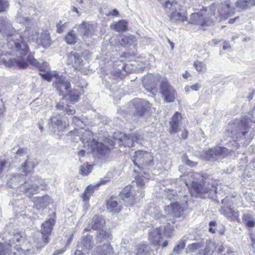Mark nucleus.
<instances>
[{
    "mask_svg": "<svg viewBox=\"0 0 255 255\" xmlns=\"http://www.w3.org/2000/svg\"><path fill=\"white\" fill-rule=\"evenodd\" d=\"M34 166L35 164L33 161H26L19 169L18 174H21V176H19V178H21L22 180L25 181V176L32 172ZM47 185V183L45 179L35 177L33 178V180H30V183L24 182L23 184H20L19 188L20 190H23L22 192L25 193L27 196L31 197L38 193L40 189L41 190H44Z\"/></svg>",
    "mask_w": 255,
    "mask_h": 255,
    "instance_id": "nucleus-1",
    "label": "nucleus"
},
{
    "mask_svg": "<svg viewBox=\"0 0 255 255\" xmlns=\"http://www.w3.org/2000/svg\"><path fill=\"white\" fill-rule=\"evenodd\" d=\"M79 135V139L84 144V147L90 148L93 154L97 156L99 158H102L109 152V149L108 146L104 144L102 142H97L93 138V133L89 130L76 129Z\"/></svg>",
    "mask_w": 255,
    "mask_h": 255,
    "instance_id": "nucleus-2",
    "label": "nucleus"
},
{
    "mask_svg": "<svg viewBox=\"0 0 255 255\" xmlns=\"http://www.w3.org/2000/svg\"><path fill=\"white\" fill-rule=\"evenodd\" d=\"M132 161L135 166L140 169V173L146 174L148 171L151 170L154 166L153 156L151 153L142 150H138L134 152Z\"/></svg>",
    "mask_w": 255,
    "mask_h": 255,
    "instance_id": "nucleus-3",
    "label": "nucleus"
},
{
    "mask_svg": "<svg viewBox=\"0 0 255 255\" xmlns=\"http://www.w3.org/2000/svg\"><path fill=\"white\" fill-rule=\"evenodd\" d=\"M194 180L192 182V187L190 188L191 194L192 196H201L203 194L209 192L210 194L217 193V188L213 184L208 183L205 187L206 182L203 177L198 173L193 175Z\"/></svg>",
    "mask_w": 255,
    "mask_h": 255,
    "instance_id": "nucleus-4",
    "label": "nucleus"
},
{
    "mask_svg": "<svg viewBox=\"0 0 255 255\" xmlns=\"http://www.w3.org/2000/svg\"><path fill=\"white\" fill-rule=\"evenodd\" d=\"M164 7L169 9L167 11L168 16L171 22H184L186 20L185 12L182 9L181 5L176 1L167 0L165 2Z\"/></svg>",
    "mask_w": 255,
    "mask_h": 255,
    "instance_id": "nucleus-5",
    "label": "nucleus"
},
{
    "mask_svg": "<svg viewBox=\"0 0 255 255\" xmlns=\"http://www.w3.org/2000/svg\"><path fill=\"white\" fill-rule=\"evenodd\" d=\"M252 121L249 118L244 117L242 118L238 125L237 126H235L234 129L231 131L232 136L236 137L238 140L244 138L250 128V124Z\"/></svg>",
    "mask_w": 255,
    "mask_h": 255,
    "instance_id": "nucleus-6",
    "label": "nucleus"
},
{
    "mask_svg": "<svg viewBox=\"0 0 255 255\" xmlns=\"http://www.w3.org/2000/svg\"><path fill=\"white\" fill-rule=\"evenodd\" d=\"M203 244L201 243H195L188 245L187 249L189 251L194 252L198 250L196 255H212L214 253V244L210 240H207L206 246L203 248Z\"/></svg>",
    "mask_w": 255,
    "mask_h": 255,
    "instance_id": "nucleus-7",
    "label": "nucleus"
},
{
    "mask_svg": "<svg viewBox=\"0 0 255 255\" xmlns=\"http://www.w3.org/2000/svg\"><path fill=\"white\" fill-rule=\"evenodd\" d=\"M160 93L165 101L173 102L176 98V92L166 79L161 81L160 84Z\"/></svg>",
    "mask_w": 255,
    "mask_h": 255,
    "instance_id": "nucleus-8",
    "label": "nucleus"
},
{
    "mask_svg": "<svg viewBox=\"0 0 255 255\" xmlns=\"http://www.w3.org/2000/svg\"><path fill=\"white\" fill-rule=\"evenodd\" d=\"M28 62L31 65L38 68L40 71H46L48 69V68L43 69V67L31 53H29L26 59L23 58V57L21 58H17V67L21 69H25L28 66Z\"/></svg>",
    "mask_w": 255,
    "mask_h": 255,
    "instance_id": "nucleus-9",
    "label": "nucleus"
},
{
    "mask_svg": "<svg viewBox=\"0 0 255 255\" xmlns=\"http://www.w3.org/2000/svg\"><path fill=\"white\" fill-rule=\"evenodd\" d=\"M228 149L226 147H216L205 151L202 155L206 160L213 161L218 157L224 156L228 153Z\"/></svg>",
    "mask_w": 255,
    "mask_h": 255,
    "instance_id": "nucleus-10",
    "label": "nucleus"
},
{
    "mask_svg": "<svg viewBox=\"0 0 255 255\" xmlns=\"http://www.w3.org/2000/svg\"><path fill=\"white\" fill-rule=\"evenodd\" d=\"M67 64L76 70H80L83 65V60L80 54L76 52H71L67 54Z\"/></svg>",
    "mask_w": 255,
    "mask_h": 255,
    "instance_id": "nucleus-11",
    "label": "nucleus"
},
{
    "mask_svg": "<svg viewBox=\"0 0 255 255\" xmlns=\"http://www.w3.org/2000/svg\"><path fill=\"white\" fill-rule=\"evenodd\" d=\"M95 32L96 26L90 22L83 21L79 26L78 32L83 38L91 37Z\"/></svg>",
    "mask_w": 255,
    "mask_h": 255,
    "instance_id": "nucleus-12",
    "label": "nucleus"
},
{
    "mask_svg": "<svg viewBox=\"0 0 255 255\" xmlns=\"http://www.w3.org/2000/svg\"><path fill=\"white\" fill-rule=\"evenodd\" d=\"M55 87L59 92V96H65V94L70 92L71 84L64 78L58 77L54 83Z\"/></svg>",
    "mask_w": 255,
    "mask_h": 255,
    "instance_id": "nucleus-13",
    "label": "nucleus"
},
{
    "mask_svg": "<svg viewBox=\"0 0 255 255\" xmlns=\"http://www.w3.org/2000/svg\"><path fill=\"white\" fill-rule=\"evenodd\" d=\"M135 111L133 115L136 118L142 117L148 107L149 103L141 99H136L133 101Z\"/></svg>",
    "mask_w": 255,
    "mask_h": 255,
    "instance_id": "nucleus-14",
    "label": "nucleus"
},
{
    "mask_svg": "<svg viewBox=\"0 0 255 255\" xmlns=\"http://www.w3.org/2000/svg\"><path fill=\"white\" fill-rule=\"evenodd\" d=\"M105 224V220L102 216L95 215L89 221L88 227L85 228L84 229V231H89L91 229L99 231L104 227Z\"/></svg>",
    "mask_w": 255,
    "mask_h": 255,
    "instance_id": "nucleus-15",
    "label": "nucleus"
},
{
    "mask_svg": "<svg viewBox=\"0 0 255 255\" xmlns=\"http://www.w3.org/2000/svg\"><path fill=\"white\" fill-rule=\"evenodd\" d=\"M26 241V236L24 232H20L17 233V243H19V245H17V252L23 254V255H33L37 254L36 250L26 249L24 250L21 247L18 248V246H21V244H23Z\"/></svg>",
    "mask_w": 255,
    "mask_h": 255,
    "instance_id": "nucleus-16",
    "label": "nucleus"
},
{
    "mask_svg": "<svg viewBox=\"0 0 255 255\" xmlns=\"http://www.w3.org/2000/svg\"><path fill=\"white\" fill-rule=\"evenodd\" d=\"M205 11H201L197 13H192L190 15L189 22L190 23L200 25L202 26L210 25V21L206 20L204 16Z\"/></svg>",
    "mask_w": 255,
    "mask_h": 255,
    "instance_id": "nucleus-17",
    "label": "nucleus"
},
{
    "mask_svg": "<svg viewBox=\"0 0 255 255\" xmlns=\"http://www.w3.org/2000/svg\"><path fill=\"white\" fill-rule=\"evenodd\" d=\"M183 211V208L177 202L171 204V206H166L164 209V212L167 216H171L174 218L180 217Z\"/></svg>",
    "mask_w": 255,
    "mask_h": 255,
    "instance_id": "nucleus-18",
    "label": "nucleus"
},
{
    "mask_svg": "<svg viewBox=\"0 0 255 255\" xmlns=\"http://www.w3.org/2000/svg\"><path fill=\"white\" fill-rule=\"evenodd\" d=\"M56 108L58 110L62 111L64 115H73L76 112L75 109L72 106L67 104L64 98H63L56 105Z\"/></svg>",
    "mask_w": 255,
    "mask_h": 255,
    "instance_id": "nucleus-19",
    "label": "nucleus"
},
{
    "mask_svg": "<svg viewBox=\"0 0 255 255\" xmlns=\"http://www.w3.org/2000/svg\"><path fill=\"white\" fill-rule=\"evenodd\" d=\"M62 125L61 115L54 113L49 120V125L50 130L53 132L58 130L59 127Z\"/></svg>",
    "mask_w": 255,
    "mask_h": 255,
    "instance_id": "nucleus-20",
    "label": "nucleus"
},
{
    "mask_svg": "<svg viewBox=\"0 0 255 255\" xmlns=\"http://www.w3.org/2000/svg\"><path fill=\"white\" fill-rule=\"evenodd\" d=\"M159 75L156 74L150 75L147 77V79L144 78L143 81V84L145 90L150 92H153L156 87V80L158 79Z\"/></svg>",
    "mask_w": 255,
    "mask_h": 255,
    "instance_id": "nucleus-21",
    "label": "nucleus"
},
{
    "mask_svg": "<svg viewBox=\"0 0 255 255\" xmlns=\"http://www.w3.org/2000/svg\"><path fill=\"white\" fill-rule=\"evenodd\" d=\"M162 228L160 226L155 229L152 230L149 233V239L152 242L153 244L160 245L161 240L162 239Z\"/></svg>",
    "mask_w": 255,
    "mask_h": 255,
    "instance_id": "nucleus-22",
    "label": "nucleus"
},
{
    "mask_svg": "<svg viewBox=\"0 0 255 255\" xmlns=\"http://www.w3.org/2000/svg\"><path fill=\"white\" fill-rule=\"evenodd\" d=\"M69 94V99L73 104L77 103L79 100L80 96L83 94L84 89L82 86H77L74 88L73 91L68 92Z\"/></svg>",
    "mask_w": 255,
    "mask_h": 255,
    "instance_id": "nucleus-23",
    "label": "nucleus"
},
{
    "mask_svg": "<svg viewBox=\"0 0 255 255\" xmlns=\"http://www.w3.org/2000/svg\"><path fill=\"white\" fill-rule=\"evenodd\" d=\"M221 213L231 221H236L238 219V212L228 206H222L221 209Z\"/></svg>",
    "mask_w": 255,
    "mask_h": 255,
    "instance_id": "nucleus-24",
    "label": "nucleus"
},
{
    "mask_svg": "<svg viewBox=\"0 0 255 255\" xmlns=\"http://www.w3.org/2000/svg\"><path fill=\"white\" fill-rule=\"evenodd\" d=\"M131 187L130 186H126L120 195L121 198L129 205H133L135 202L134 197L130 194Z\"/></svg>",
    "mask_w": 255,
    "mask_h": 255,
    "instance_id": "nucleus-25",
    "label": "nucleus"
},
{
    "mask_svg": "<svg viewBox=\"0 0 255 255\" xmlns=\"http://www.w3.org/2000/svg\"><path fill=\"white\" fill-rule=\"evenodd\" d=\"M97 240L99 242L106 241V243H110L109 241L112 239V235L110 229L102 228L97 232Z\"/></svg>",
    "mask_w": 255,
    "mask_h": 255,
    "instance_id": "nucleus-26",
    "label": "nucleus"
},
{
    "mask_svg": "<svg viewBox=\"0 0 255 255\" xmlns=\"http://www.w3.org/2000/svg\"><path fill=\"white\" fill-rule=\"evenodd\" d=\"M29 47L25 41L21 38L19 41H17V57L21 58L23 56L26 55L29 51Z\"/></svg>",
    "mask_w": 255,
    "mask_h": 255,
    "instance_id": "nucleus-27",
    "label": "nucleus"
},
{
    "mask_svg": "<svg viewBox=\"0 0 255 255\" xmlns=\"http://www.w3.org/2000/svg\"><path fill=\"white\" fill-rule=\"evenodd\" d=\"M119 140L125 146L133 147L134 146V142L137 140V138L135 133L131 135L124 134Z\"/></svg>",
    "mask_w": 255,
    "mask_h": 255,
    "instance_id": "nucleus-28",
    "label": "nucleus"
},
{
    "mask_svg": "<svg viewBox=\"0 0 255 255\" xmlns=\"http://www.w3.org/2000/svg\"><path fill=\"white\" fill-rule=\"evenodd\" d=\"M96 252L98 255H114L113 248L110 243H106L102 246L97 247Z\"/></svg>",
    "mask_w": 255,
    "mask_h": 255,
    "instance_id": "nucleus-29",
    "label": "nucleus"
},
{
    "mask_svg": "<svg viewBox=\"0 0 255 255\" xmlns=\"http://www.w3.org/2000/svg\"><path fill=\"white\" fill-rule=\"evenodd\" d=\"M37 42L44 48H49L52 43L49 33H41L37 39Z\"/></svg>",
    "mask_w": 255,
    "mask_h": 255,
    "instance_id": "nucleus-30",
    "label": "nucleus"
},
{
    "mask_svg": "<svg viewBox=\"0 0 255 255\" xmlns=\"http://www.w3.org/2000/svg\"><path fill=\"white\" fill-rule=\"evenodd\" d=\"M54 222L53 219H50L42 224L41 234L42 235H46L49 237V236L51 234Z\"/></svg>",
    "mask_w": 255,
    "mask_h": 255,
    "instance_id": "nucleus-31",
    "label": "nucleus"
},
{
    "mask_svg": "<svg viewBox=\"0 0 255 255\" xmlns=\"http://www.w3.org/2000/svg\"><path fill=\"white\" fill-rule=\"evenodd\" d=\"M255 5V0H237L236 6L238 11L242 10Z\"/></svg>",
    "mask_w": 255,
    "mask_h": 255,
    "instance_id": "nucleus-32",
    "label": "nucleus"
},
{
    "mask_svg": "<svg viewBox=\"0 0 255 255\" xmlns=\"http://www.w3.org/2000/svg\"><path fill=\"white\" fill-rule=\"evenodd\" d=\"M106 206L107 210L110 212L118 213L121 209V206L118 205L117 201L113 199L107 201Z\"/></svg>",
    "mask_w": 255,
    "mask_h": 255,
    "instance_id": "nucleus-33",
    "label": "nucleus"
},
{
    "mask_svg": "<svg viewBox=\"0 0 255 255\" xmlns=\"http://www.w3.org/2000/svg\"><path fill=\"white\" fill-rule=\"evenodd\" d=\"M110 27L118 32L125 31L128 29V23L124 20H121L117 22L113 23Z\"/></svg>",
    "mask_w": 255,
    "mask_h": 255,
    "instance_id": "nucleus-34",
    "label": "nucleus"
},
{
    "mask_svg": "<svg viewBox=\"0 0 255 255\" xmlns=\"http://www.w3.org/2000/svg\"><path fill=\"white\" fill-rule=\"evenodd\" d=\"M49 238L46 235H42V237L38 239V241H35L34 246L37 252H39L49 242Z\"/></svg>",
    "mask_w": 255,
    "mask_h": 255,
    "instance_id": "nucleus-35",
    "label": "nucleus"
},
{
    "mask_svg": "<svg viewBox=\"0 0 255 255\" xmlns=\"http://www.w3.org/2000/svg\"><path fill=\"white\" fill-rule=\"evenodd\" d=\"M186 240L187 238L184 237L179 242H178L176 245L174 247L172 250V254L170 255H178L180 254L185 247Z\"/></svg>",
    "mask_w": 255,
    "mask_h": 255,
    "instance_id": "nucleus-36",
    "label": "nucleus"
},
{
    "mask_svg": "<svg viewBox=\"0 0 255 255\" xmlns=\"http://www.w3.org/2000/svg\"><path fill=\"white\" fill-rule=\"evenodd\" d=\"M50 197L46 194L42 197L35 198L34 202L38 204L41 207H44L50 202Z\"/></svg>",
    "mask_w": 255,
    "mask_h": 255,
    "instance_id": "nucleus-37",
    "label": "nucleus"
},
{
    "mask_svg": "<svg viewBox=\"0 0 255 255\" xmlns=\"http://www.w3.org/2000/svg\"><path fill=\"white\" fill-rule=\"evenodd\" d=\"M92 238L93 236L90 235H87L83 237L81 241V246L83 247V250L86 252L90 249Z\"/></svg>",
    "mask_w": 255,
    "mask_h": 255,
    "instance_id": "nucleus-38",
    "label": "nucleus"
},
{
    "mask_svg": "<svg viewBox=\"0 0 255 255\" xmlns=\"http://www.w3.org/2000/svg\"><path fill=\"white\" fill-rule=\"evenodd\" d=\"M243 222L249 227H254L255 225V219L250 213L245 214L242 217Z\"/></svg>",
    "mask_w": 255,
    "mask_h": 255,
    "instance_id": "nucleus-39",
    "label": "nucleus"
},
{
    "mask_svg": "<svg viewBox=\"0 0 255 255\" xmlns=\"http://www.w3.org/2000/svg\"><path fill=\"white\" fill-rule=\"evenodd\" d=\"M65 40L68 44L72 45L77 42L78 37L74 31L71 30L66 35Z\"/></svg>",
    "mask_w": 255,
    "mask_h": 255,
    "instance_id": "nucleus-40",
    "label": "nucleus"
},
{
    "mask_svg": "<svg viewBox=\"0 0 255 255\" xmlns=\"http://www.w3.org/2000/svg\"><path fill=\"white\" fill-rule=\"evenodd\" d=\"M150 249L147 245H138L135 249L136 254L137 255H147L150 251Z\"/></svg>",
    "mask_w": 255,
    "mask_h": 255,
    "instance_id": "nucleus-41",
    "label": "nucleus"
},
{
    "mask_svg": "<svg viewBox=\"0 0 255 255\" xmlns=\"http://www.w3.org/2000/svg\"><path fill=\"white\" fill-rule=\"evenodd\" d=\"M10 29V27L8 25V24L6 21L4 20L0 19V32H2V33L6 35L7 36H11L14 31H10L8 33L6 32L7 30Z\"/></svg>",
    "mask_w": 255,
    "mask_h": 255,
    "instance_id": "nucleus-42",
    "label": "nucleus"
},
{
    "mask_svg": "<svg viewBox=\"0 0 255 255\" xmlns=\"http://www.w3.org/2000/svg\"><path fill=\"white\" fill-rule=\"evenodd\" d=\"M152 217L155 219L159 220L160 223H164L165 221H167L169 220L168 216H163L161 212L156 208L154 209Z\"/></svg>",
    "mask_w": 255,
    "mask_h": 255,
    "instance_id": "nucleus-43",
    "label": "nucleus"
},
{
    "mask_svg": "<svg viewBox=\"0 0 255 255\" xmlns=\"http://www.w3.org/2000/svg\"><path fill=\"white\" fill-rule=\"evenodd\" d=\"M135 37L132 35L123 36L120 41V44L122 46H128L131 45L134 41Z\"/></svg>",
    "mask_w": 255,
    "mask_h": 255,
    "instance_id": "nucleus-44",
    "label": "nucleus"
},
{
    "mask_svg": "<svg viewBox=\"0 0 255 255\" xmlns=\"http://www.w3.org/2000/svg\"><path fill=\"white\" fill-rule=\"evenodd\" d=\"M96 187V186L90 185L86 188L85 192L83 195V200L84 201L86 202L89 200L90 196L93 193L94 188Z\"/></svg>",
    "mask_w": 255,
    "mask_h": 255,
    "instance_id": "nucleus-45",
    "label": "nucleus"
},
{
    "mask_svg": "<svg viewBox=\"0 0 255 255\" xmlns=\"http://www.w3.org/2000/svg\"><path fill=\"white\" fill-rule=\"evenodd\" d=\"M11 245L7 244L3 245L0 243V255H10L11 254V250L9 248Z\"/></svg>",
    "mask_w": 255,
    "mask_h": 255,
    "instance_id": "nucleus-46",
    "label": "nucleus"
},
{
    "mask_svg": "<svg viewBox=\"0 0 255 255\" xmlns=\"http://www.w3.org/2000/svg\"><path fill=\"white\" fill-rule=\"evenodd\" d=\"M162 234H163L164 236L168 237H170L173 233V227L170 224L168 223L164 227H162Z\"/></svg>",
    "mask_w": 255,
    "mask_h": 255,
    "instance_id": "nucleus-47",
    "label": "nucleus"
},
{
    "mask_svg": "<svg viewBox=\"0 0 255 255\" xmlns=\"http://www.w3.org/2000/svg\"><path fill=\"white\" fill-rule=\"evenodd\" d=\"M92 170V165L84 164L80 166V173L83 175H87Z\"/></svg>",
    "mask_w": 255,
    "mask_h": 255,
    "instance_id": "nucleus-48",
    "label": "nucleus"
},
{
    "mask_svg": "<svg viewBox=\"0 0 255 255\" xmlns=\"http://www.w3.org/2000/svg\"><path fill=\"white\" fill-rule=\"evenodd\" d=\"M222 8L224 9V11L220 12L222 15H230L234 13V8L231 7L230 3H227L225 4H223Z\"/></svg>",
    "mask_w": 255,
    "mask_h": 255,
    "instance_id": "nucleus-49",
    "label": "nucleus"
},
{
    "mask_svg": "<svg viewBox=\"0 0 255 255\" xmlns=\"http://www.w3.org/2000/svg\"><path fill=\"white\" fill-rule=\"evenodd\" d=\"M194 66L199 72H205L206 70V65L202 62L197 61L194 62Z\"/></svg>",
    "mask_w": 255,
    "mask_h": 255,
    "instance_id": "nucleus-50",
    "label": "nucleus"
},
{
    "mask_svg": "<svg viewBox=\"0 0 255 255\" xmlns=\"http://www.w3.org/2000/svg\"><path fill=\"white\" fill-rule=\"evenodd\" d=\"M3 63L6 67H11L12 66H14V64L16 63V60L14 58H10L7 60H4Z\"/></svg>",
    "mask_w": 255,
    "mask_h": 255,
    "instance_id": "nucleus-51",
    "label": "nucleus"
},
{
    "mask_svg": "<svg viewBox=\"0 0 255 255\" xmlns=\"http://www.w3.org/2000/svg\"><path fill=\"white\" fill-rule=\"evenodd\" d=\"M28 149L27 148H19L17 150V155L20 156L26 155L28 154Z\"/></svg>",
    "mask_w": 255,
    "mask_h": 255,
    "instance_id": "nucleus-52",
    "label": "nucleus"
},
{
    "mask_svg": "<svg viewBox=\"0 0 255 255\" xmlns=\"http://www.w3.org/2000/svg\"><path fill=\"white\" fill-rule=\"evenodd\" d=\"M8 6L6 0H0V12L3 11Z\"/></svg>",
    "mask_w": 255,
    "mask_h": 255,
    "instance_id": "nucleus-53",
    "label": "nucleus"
},
{
    "mask_svg": "<svg viewBox=\"0 0 255 255\" xmlns=\"http://www.w3.org/2000/svg\"><path fill=\"white\" fill-rule=\"evenodd\" d=\"M170 132L171 133H172L173 132H175L177 131L178 128V123H173L170 122Z\"/></svg>",
    "mask_w": 255,
    "mask_h": 255,
    "instance_id": "nucleus-54",
    "label": "nucleus"
},
{
    "mask_svg": "<svg viewBox=\"0 0 255 255\" xmlns=\"http://www.w3.org/2000/svg\"><path fill=\"white\" fill-rule=\"evenodd\" d=\"M61 21H59V22L56 24V31L59 33H61L63 32L64 28L66 27V23H65L63 24H61Z\"/></svg>",
    "mask_w": 255,
    "mask_h": 255,
    "instance_id": "nucleus-55",
    "label": "nucleus"
},
{
    "mask_svg": "<svg viewBox=\"0 0 255 255\" xmlns=\"http://www.w3.org/2000/svg\"><path fill=\"white\" fill-rule=\"evenodd\" d=\"M135 182L136 184L140 187L143 186L145 184L142 177L139 175L135 177Z\"/></svg>",
    "mask_w": 255,
    "mask_h": 255,
    "instance_id": "nucleus-56",
    "label": "nucleus"
},
{
    "mask_svg": "<svg viewBox=\"0 0 255 255\" xmlns=\"http://www.w3.org/2000/svg\"><path fill=\"white\" fill-rule=\"evenodd\" d=\"M29 19L27 17H23L21 15L17 16V22L19 23H27Z\"/></svg>",
    "mask_w": 255,
    "mask_h": 255,
    "instance_id": "nucleus-57",
    "label": "nucleus"
},
{
    "mask_svg": "<svg viewBox=\"0 0 255 255\" xmlns=\"http://www.w3.org/2000/svg\"><path fill=\"white\" fill-rule=\"evenodd\" d=\"M180 117V114L178 112H176L175 114L172 116L170 122L173 123H178L179 118Z\"/></svg>",
    "mask_w": 255,
    "mask_h": 255,
    "instance_id": "nucleus-58",
    "label": "nucleus"
},
{
    "mask_svg": "<svg viewBox=\"0 0 255 255\" xmlns=\"http://www.w3.org/2000/svg\"><path fill=\"white\" fill-rule=\"evenodd\" d=\"M185 164L191 167H195L197 165V163L194 161H192L188 159H186L184 161Z\"/></svg>",
    "mask_w": 255,
    "mask_h": 255,
    "instance_id": "nucleus-59",
    "label": "nucleus"
},
{
    "mask_svg": "<svg viewBox=\"0 0 255 255\" xmlns=\"http://www.w3.org/2000/svg\"><path fill=\"white\" fill-rule=\"evenodd\" d=\"M40 75L44 79L48 81H51L52 77L51 76L49 73L47 72H46V73H40Z\"/></svg>",
    "mask_w": 255,
    "mask_h": 255,
    "instance_id": "nucleus-60",
    "label": "nucleus"
},
{
    "mask_svg": "<svg viewBox=\"0 0 255 255\" xmlns=\"http://www.w3.org/2000/svg\"><path fill=\"white\" fill-rule=\"evenodd\" d=\"M15 185V177L13 179H11V181H9L7 183V186L9 188H13Z\"/></svg>",
    "mask_w": 255,
    "mask_h": 255,
    "instance_id": "nucleus-61",
    "label": "nucleus"
},
{
    "mask_svg": "<svg viewBox=\"0 0 255 255\" xmlns=\"http://www.w3.org/2000/svg\"><path fill=\"white\" fill-rule=\"evenodd\" d=\"M119 15L118 11L116 9H114L112 11H110L108 13L107 15H112L114 16H118Z\"/></svg>",
    "mask_w": 255,
    "mask_h": 255,
    "instance_id": "nucleus-62",
    "label": "nucleus"
},
{
    "mask_svg": "<svg viewBox=\"0 0 255 255\" xmlns=\"http://www.w3.org/2000/svg\"><path fill=\"white\" fill-rule=\"evenodd\" d=\"M72 122L75 124L77 125L78 126H80L82 124V122L77 117L74 116L72 118Z\"/></svg>",
    "mask_w": 255,
    "mask_h": 255,
    "instance_id": "nucleus-63",
    "label": "nucleus"
},
{
    "mask_svg": "<svg viewBox=\"0 0 255 255\" xmlns=\"http://www.w3.org/2000/svg\"><path fill=\"white\" fill-rule=\"evenodd\" d=\"M247 118H250L251 121H252V122H254V120H255V107L254 108L253 111L252 112V114L250 115V116H247Z\"/></svg>",
    "mask_w": 255,
    "mask_h": 255,
    "instance_id": "nucleus-64",
    "label": "nucleus"
}]
</instances>
